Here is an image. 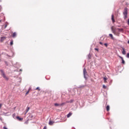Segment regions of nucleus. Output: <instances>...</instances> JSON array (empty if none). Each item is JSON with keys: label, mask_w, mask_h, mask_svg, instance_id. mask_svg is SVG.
Segmentation results:
<instances>
[{"label": "nucleus", "mask_w": 129, "mask_h": 129, "mask_svg": "<svg viewBox=\"0 0 129 129\" xmlns=\"http://www.w3.org/2000/svg\"><path fill=\"white\" fill-rule=\"evenodd\" d=\"M109 109H110L109 105H107L106 106V110H107V111H109Z\"/></svg>", "instance_id": "obj_16"}, {"label": "nucleus", "mask_w": 129, "mask_h": 129, "mask_svg": "<svg viewBox=\"0 0 129 129\" xmlns=\"http://www.w3.org/2000/svg\"><path fill=\"white\" fill-rule=\"evenodd\" d=\"M12 37L13 38H16V37H17V33L16 32L13 33V34H12Z\"/></svg>", "instance_id": "obj_10"}, {"label": "nucleus", "mask_w": 129, "mask_h": 129, "mask_svg": "<svg viewBox=\"0 0 129 129\" xmlns=\"http://www.w3.org/2000/svg\"><path fill=\"white\" fill-rule=\"evenodd\" d=\"M7 27H8V24L5 25V29H6V28H7Z\"/></svg>", "instance_id": "obj_27"}, {"label": "nucleus", "mask_w": 129, "mask_h": 129, "mask_svg": "<svg viewBox=\"0 0 129 129\" xmlns=\"http://www.w3.org/2000/svg\"><path fill=\"white\" fill-rule=\"evenodd\" d=\"M109 37L112 39V40H114V38L113 37V35L112 34H109Z\"/></svg>", "instance_id": "obj_11"}, {"label": "nucleus", "mask_w": 129, "mask_h": 129, "mask_svg": "<svg viewBox=\"0 0 129 129\" xmlns=\"http://www.w3.org/2000/svg\"><path fill=\"white\" fill-rule=\"evenodd\" d=\"M71 115H72V113L70 112L68 115H67V117L69 118L70 117V116H71Z\"/></svg>", "instance_id": "obj_14"}, {"label": "nucleus", "mask_w": 129, "mask_h": 129, "mask_svg": "<svg viewBox=\"0 0 129 129\" xmlns=\"http://www.w3.org/2000/svg\"><path fill=\"white\" fill-rule=\"evenodd\" d=\"M128 44H129V40L127 41Z\"/></svg>", "instance_id": "obj_33"}, {"label": "nucleus", "mask_w": 129, "mask_h": 129, "mask_svg": "<svg viewBox=\"0 0 129 129\" xmlns=\"http://www.w3.org/2000/svg\"><path fill=\"white\" fill-rule=\"evenodd\" d=\"M122 53L123 55H125V49H124V48H122Z\"/></svg>", "instance_id": "obj_12"}, {"label": "nucleus", "mask_w": 129, "mask_h": 129, "mask_svg": "<svg viewBox=\"0 0 129 129\" xmlns=\"http://www.w3.org/2000/svg\"><path fill=\"white\" fill-rule=\"evenodd\" d=\"M43 129H47V126H45L43 127Z\"/></svg>", "instance_id": "obj_31"}, {"label": "nucleus", "mask_w": 129, "mask_h": 129, "mask_svg": "<svg viewBox=\"0 0 129 129\" xmlns=\"http://www.w3.org/2000/svg\"><path fill=\"white\" fill-rule=\"evenodd\" d=\"M106 47H107V46H108V45L107 44V43H104V44Z\"/></svg>", "instance_id": "obj_23"}, {"label": "nucleus", "mask_w": 129, "mask_h": 129, "mask_svg": "<svg viewBox=\"0 0 129 129\" xmlns=\"http://www.w3.org/2000/svg\"><path fill=\"white\" fill-rule=\"evenodd\" d=\"M2 22V20H0V23Z\"/></svg>", "instance_id": "obj_34"}, {"label": "nucleus", "mask_w": 129, "mask_h": 129, "mask_svg": "<svg viewBox=\"0 0 129 129\" xmlns=\"http://www.w3.org/2000/svg\"><path fill=\"white\" fill-rule=\"evenodd\" d=\"M111 29L113 34H114V35H115L116 36H119V32H121V31H122V29H116L113 27V26H112Z\"/></svg>", "instance_id": "obj_1"}, {"label": "nucleus", "mask_w": 129, "mask_h": 129, "mask_svg": "<svg viewBox=\"0 0 129 129\" xmlns=\"http://www.w3.org/2000/svg\"><path fill=\"white\" fill-rule=\"evenodd\" d=\"M74 101V100H71L66 102L67 103H72Z\"/></svg>", "instance_id": "obj_13"}, {"label": "nucleus", "mask_w": 129, "mask_h": 129, "mask_svg": "<svg viewBox=\"0 0 129 129\" xmlns=\"http://www.w3.org/2000/svg\"><path fill=\"white\" fill-rule=\"evenodd\" d=\"M84 76L85 78H86V75H87V72L86 71V69L85 68L83 70Z\"/></svg>", "instance_id": "obj_4"}, {"label": "nucleus", "mask_w": 129, "mask_h": 129, "mask_svg": "<svg viewBox=\"0 0 129 129\" xmlns=\"http://www.w3.org/2000/svg\"><path fill=\"white\" fill-rule=\"evenodd\" d=\"M103 79H104V83H106L107 82L106 81V80H107V78H106V77H104V78H103Z\"/></svg>", "instance_id": "obj_15"}, {"label": "nucleus", "mask_w": 129, "mask_h": 129, "mask_svg": "<svg viewBox=\"0 0 129 129\" xmlns=\"http://www.w3.org/2000/svg\"><path fill=\"white\" fill-rule=\"evenodd\" d=\"M127 25L128 26H129V19H128V21H127Z\"/></svg>", "instance_id": "obj_26"}, {"label": "nucleus", "mask_w": 129, "mask_h": 129, "mask_svg": "<svg viewBox=\"0 0 129 129\" xmlns=\"http://www.w3.org/2000/svg\"><path fill=\"white\" fill-rule=\"evenodd\" d=\"M127 58H129V53L127 54Z\"/></svg>", "instance_id": "obj_32"}, {"label": "nucleus", "mask_w": 129, "mask_h": 129, "mask_svg": "<svg viewBox=\"0 0 129 129\" xmlns=\"http://www.w3.org/2000/svg\"><path fill=\"white\" fill-rule=\"evenodd\" d=\"M0 72H1L3 77L5 78L6 80H7V81L9 80V78H8V77L6 76V74H5V72H4L3 70H1Z\"/></svg>", "instance_id": "obj_3"}, {"label": "nucleus", "mask_w": 129, "mask_h": 129, "mask_svg": "<svg viewBox=\"0 0 129 129\" xmlns=\"http://www.w3.org/2000/svg\"><path fill=\"white\" fill-rule=\"evenodd\" d=\"M123 15L124 16V20L127 18V9L126 8H124Z\"/></svg>", "instance_id": "obj_2"}, {"label": "nucleus", "mask_w": 129, "mask_h": 129, "mask_svg": "<svg viewBox=\"0 0 129 129\" xmlns=\"http://www.w3.org/2000/svg\"><path fill=\"white\" fill-rule=\"evenodd\" d=\"M99 44H100V45H103V44L101 42H99Z\"/></svg>", "instance_id": "obj_30"}, {"label": "nucleus", "mask_w": 129, "mask_h": 129, "mask_svg": "<svg viewBox=\"0 0 129 129\" xmlns=\"http://www.w3.org/2000/svg\"><path fill=\"white\" fill-rule=\"evenodd\" d=\"M10 45L11 46H13V45H14V41L13 40H11L10 42Z\"/></svg>", "instance_id": "obj_17"}, {"label": "nucleus", "mask_w": 129, "mask_h": 129, "mask_svg": "<svg viewBox=\"0 0 129 129\" xmlns=\"http://www.w3.org/2000/svg\"><path fill=\"white\" fill-rule=\"evenodd\" d=\"M2 106H3V104H0V109L2 108Z\"/></svg>", "instance_id": "obj_24"}, {"label": "nucleus", "mask_w": 129, "mask_h": 129, "mask_svg": "<svg viewBox=\"0 0 129 129\" xmlns=\"http://www.w3.org/2000/svg\"><path fill=\"white\" fill-rule=\"evenodd\" d=\"M103 88L104 89H106V88H107V87L104 85H103Z\"/></svg>", "instance_id": "obj_20"}, {"label": "nucleus", "mask_w": 129, "mask_h": 129, "mask_svg": "<svg viewBox=\"0 0 129 129\" xmlns=\"http://www.w3.org/2000/svg\"><path fill=\"white\" fill-rule=\"evenodd\" d=\"M6 39H7V37H2L1 38V42L2 43H3V42H4V41L5 40H6Z\"/></svg>", "instance_id": "obj_6"}, {"label": "nucleus", "mask_w": 129, "mask_h": 129, "mask_svg": "<svg viewBox=\"0 0 129 129\" xmlns=\"http://www.w3.org/2000/svg\"><path fill=\"white\" fill-rule=\"evenodd\" d=\"M16 118L20 121H22V120H23V118H21L20 116H17Z\"/></svg>", "instance_id": "obj_9"}, {"label": "nucleus", "mask_w": 129, "mask_h": 129, "mask_svg": "<svg viewBox=\"0 0 129 129\" xmlns=\"http://www.w3.org/2000/svg\"><path fill=\"white\" fill-rule=\"evenodd\" d=\"M111 20H112L113 23L115 22V20H114V16H113V15H112V16H111Z\"/></svg>", "instance_id": "obj_8"}, {"label": "nucleus", "mask_w": 129, "mask_h": 129, "mask_svg": "<svg viewBox=\"0 0 129 129\" xmlns=\"http://www.w3.org/2000/svg\"><path fill=\"white\" fill-rule=\"evenodd\" d=\"M29 109H30V108H28V109L26 110H27L26 112H28V111H29Z\"/></svg>", "instance_id": "obj_25"}, {"label": "nucleus", "mask_w": 129, "mask_h": 129, "mask_svg": "<svg viewBox=\"0 0 129 129\" xmlns=\"http://www.w3.org/2000/svg\"><path fill=\"white\" fill-rule=\"evenodd\" d=\"M60 106H63V105H65V103H62L61 104H59Z\"/></svg>", "instance_id": "obj_21"}, {"label": "nucleus", "mask_w": 129, "mask_h": 129, "mask_svg": "<svg viewBox=\"0 0 129 129\" xmlns=\"http://www.w3.org/2000/svg\"><path fill=\"white\" fill-rule=\"evenodd\" d=\"M118 57H120V58L122 60V64H125V61H124V60L123 59V57H122V56H118Z\"/></svg>", "instance_id": "obj_5"}, {"label": "nucleus", "mask_w": 129, "mask_h": 129, "mask_svg": "<svg viewBox=\"0 0 129 129\" xmlns=\"http://www.w3.org/2000/svg\"><path fill=\"white\" fill-rule=\"evenodd\" d=\"M89 59H91V56H90V54L88 55Z\"/></svg>", "instance_id": "obj_22"}, {"label": "nucleus", "mask_w": 129, "mask_h": 129, "mask_svg": "<svg viewBox=\"0 0 129 129\" xmlns=\"http://www.w3.org/2000/svg\"><path fill=\"white\" fill-rule=\"evenodd\" d=\"M29 91L28 92H27V93H26V95H27L29 94Z\"/></svg>", "instance_id": "obj_29"}, {"label": "nucleus", "mask_w": 129, "mask_h": 129, "mask_svg": "<svg viewBox=\"0 0 129 129\" xmlns=\"http://www.w3.org/2000/svg\"><path fill=\"white\" fill-rule=\"evenodd\" d=\"M35 90H38V91H40L41 89H40V87H38L36 88Z\"/></svg>", "instance_id": "obj_18"}, {"label": "nucleus", "mask_w": 129, "mask_h": 129, "mask_svg": "<svg viewBox=\"0 0 129 129\" xmlns=\"http://www.w3.org/2000/svg\"><path fill=\"white\" fill-rule=\"evenodd\" d=\"M54 123H55V122L51 121V120H49L48 123H49V125H53V124H54Z\"/></svg>", "instance_id": "obj_7"}, {"label": "nucleus", "mask_w": 129, "mask_h": 129, "mask_svg": "<svg viewBox=\"0 0 129 129\" xmlns=\"http://www.w3.org/2000/svg\"><path fill=\"white\" fill-rule=\"evenodd\" d=\"M95 50L96 51H97V52H98V48H95Z\"/></svg>", "instance_id": "obj_28"}, {"label": "nucleus", "mask_w": 129, "mask_h": 129, "mask_svg": "<svg viewBox=\"0 0 129 129\" xmlns=\"http://www.w3.org/2000/svg\"><path fill=\"white\" fill-rule=\"evenodd\" d=\"M54 105L55 106H60V104L56 103L54 104Z\"/></svg>", "instance_id": "obj_19"}]
</instances>
